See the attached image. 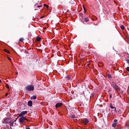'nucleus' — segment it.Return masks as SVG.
<instances>
[{"label": "nucleus", "mask_w": 129, "mask_h": 129, "mask_svg": "<svg viewBox=\"0 0 129 129\" xmlns=\"http://www.w3.org/2000/svg\"><path fill=\"white\" fill-rule=\"evenodd\" d=\"M31 98V99H37V96H32Z\"/></svg>", "instance_id": "nucleus-14"}, {"label": "nucleus", "mask_w": 129, "mask_h": 129, "mask_svg": "<svg viewBox=\"0 0 129 129\" xmlns=\"http://www.w3.org/2000/svg\"><path fill=\"white\" fill-rule=\"evenodd\" d=\"M79 15H80V17H81L83 16V14L82 13H80Z\"/></svg>", "instance_id": "nucleus-26"}, {"label": "nucleus", "mask_w": 129, "mask_h": 129, "mask_svg": "<svg viewBox=\"0 0 129 129\" xmlns=\"http://www.w3.org/2000/svg\"><path fill=\"white\" fill-rule=\"evenodd\" d=\"M44 16H42L40 17V19H43V18H44Z\"/></svg>", "instance_id": "nucleus-37"}, {"label": "nucleus", "mask_w": 129, "mask_h": 129, "mask_svg": "<svg viewBox=\"0 0 129 129\" xmlns=\"http://www.w3.org/2000/svg\"><path fill=\"white\" fill-rule=\"evenodd\" d=\"M126 61H127V63L128 64H129V59H127Z\"/></svg>", "instance_id": "nucleus-34"}, {"label": "nucleus", "mask_w": 129, "mask_h": 129, "mask_svg": "<svg viewBox=\"0 0 129 129\" xmlns=\"http://www.w3.org/2000/svg\"><path fill=\"white\" fill-rule=\"evenodd\" d=\"M84 22L85 23H87L88 22H89V19H88V18H85L84 19Z\"/></svg>", "instance_id": "nucleus-10"}, {"label": "nucleus", "mask_w": 129, "mask_h": 129, "mask_svg": "<svg viewBox=\"0 0 129 129\" xmlns=\"http://www.w3.org/2000/svg\"><path fill=\"white\" fill-rule=\"evenodd\" d=\"M27 112H28V111H24L21 112V113H27Z\"/></svg>", "instance_id": "nucleus-23"}, {"label": "nucleus", "mask_w": 129, "mask_h": 129, "mask_svg": "<svg viewBox=\"0 0 129 129\" xmlns=\"http://www.w3.org/2000/svg\"><path fill=\"white\" fill-rule=\"evenodd\" d=\"M111 85L113 89L116 90V91H118V90H120V88H119V86H118V85H117L115 82H112Z\"/></svg>", "instance_id": "nucleus-2"}, {"label": "nucleus", "mask_w": 129, "mask_h": 129, "mask_svg": "<svg viewBox=\"0 0 129 129\" xmlns=\"http://www.w3.org/2000/svg\"><path fill=\"white\" fill-rule=\"evenodd\" d=\"M37 4H35V6H36Z\"/></svg>", "instance_id": "nucleus-43"}, {"label": "nucleus", "mask_w": 129, "mask_h": 129, "mask_svg": "<svg viewBox=\"0 0 129 129\" xmlns=\"http://www.w3.org/2000/svg\"><path fill=\"white\" fill-rule=\"evenodd\" d=\"M81 122L82 123H84V124H87L89 122V120L87 118H85L84 120H81Z\"/></svg>", "instance_id": "nucleus-5"}, {"label": "nucleus", "mask_w": 129, "mask_h": 129, "mask_svg": "<svg viewBox=\"0 0 129 129\" xmlns=\"http://www.w3.org/2000/svg\"><path fill=\"white\" fill-rule=\"evenodd\" d=\"M81 55H83V56H85V55L83 54V53L82 52L81 53Z\"/></svg>", "instance_id": "nucleus-35"}, {"label": "nucleus", "mask_w": 129, "mask_h": 129, "mask_svg": "<svg viewBox=\"0 0 129 129\" xmlns=\"http://www.w3.org/2000/svg\"><path fill=\"white\" fill-rule=\"evenodd\" d=\"M25 113L20 114L19 116L20 117L19 118V121L20 123H23L24 122V120H28L24 115H25Z\"/></svg>", "instance_id": "nucleus-1"}, {"label": "nucleus", "mask_w": 129, "mask_h": 129, "mask_svg": "<svg viewBox=\"0 0 129 129\" xmlns=\"http://www.w3.org/2000/svg\"><path fill=\"white\" fill-rule=\"evenodd\" d=\"M114 123H116V122H117V119H114Z\"/></svg>", "instance_id": "nucleus-25"}, {"label": "nucleus", "mask_w": 129, "mask_h": 129, "mask_svg": "<svg viewBox=\"0 0 129 129\" xmlns=\"http://www.w3.org/2000/svg\"><path fill=\"white\" fill-rule=\"evenodd\" d=\"M36 41H37L38 42H40V41H41V38H40V37L37 36L36 38Z\"/></svg>", "instance_id": "nucleus-12"}, {"label": "nucleus", "mask_w": 129, "mask_h": 129, "mask_svg": "<svg viewBox=\"0 0 129 129\" xmlns=\"http://www.w3.org/2000/svg\"><path fill=\"white\" fill-rule=\"evenodd\" d=\"M109 97H110V99L112 98V95L110 94L109 95Z\"/></svg>", "instance_id": "nucleus-28"}, {"label": "nucleus", "mask_w": 129, "mask_h": 129, "mask_svg": "<svg viewBox=\"0 0 129 129\" xmlns=\"http://www.w3.org/2000/svg\"><path fill=\"white\" fill-rule=\"evenodd\" d=\"M26 129H30V127H29V126H26Z\"/></svg>", "instance_id": "nucleus-33"}, {"label": "nucleus", "mask_w": 129, "mask_h": 129, "mask_svg": "<svg viewBox=\"0 0 129 129\" xmlns=\"http://www.w3.org/2000/svg\"><path fill=\"white\" fill-rule=\"evenodd\" d=\"M116 124H117V123H113L112 124V126H113V127H115V126H116Z\"/></svg>", "instance_id": "nucleus-16"}, {"label": "nucleus", "mask_w": 129, "mask_h": 129, "mask_svg": "<svg viewBox=\"0 0 129 129\" xmlns=\"http://www.w3.org/2000/svg\"><path fill=\"white\" fill-rule=\"evenodd\" d=\"M10 125H11V126H13V125H14V122H10Z\"/></svg>", "instance_id": "nucleus-24"}, {"label": "nucleus", "mask_w": 129, "mask_h": 129, "mask_svg": "<svg viewBox=\"0 0 129 129\" xmlns=\"http://www.w3.org/2000/svg\"><path fill=\"white\" fill-rule=\"evenodd\" d=\"M62 103H58L55 105V107L56 108H58V107H60V106H62Z\"/></svg>", "instance_id": "nucleus-7"}, {"label": "nucleus", "mask_w": 129, "mask_h": 129, "mask_svg": "<svg viewBox=\"0 0 129 129\" xmlns=\"http://www.w3.org/2000/svg\"><path fill=\"white\" fill-rule=\"evenodd\" d=\"M26 90H28V91H33L35 88H34V86L29 85L26 87Z\"/></svg>", "instance_id": "nucleus-4"}, {"label": "nucleus", "mask_w": 129, "mask_h": 129, "mask_svg": "<svg viewBox=\"0 0 129 129\" xmlns=\"http://www.w3.org/2000/svg\"><path fill=\"white\" fill-rule=\"evenodd\" d=\"M44 6L46 8H47V9L49 8V5H48L47 4H44Z\"/></svg>", "instance_id": "nucleus-18"}, {"label": "nucleus", "mask_w": 129, "mask_h": 129, "mask_svg": "<svg viewBox=\"0 0 129 129\" xmlns=\"http://www.w3.org/2000/svg\"><path fill=\"white\" fill-rule=\"evenodd\" d=\"M67 117H71V118H78L80 116L77 115L73 114L72 113H67L66 114Z\"/></svg>", "instance_id": "nucleus-3"}, {"label": "nucleus", "mask_w": 129, "mask_h": 129, "mask_svg": "<svg viewBox=\"0 0 129 129\" xmlns=\"http://www.w3.org/2000/svg\"><path fill=\"white\" fill-rule=\"evenodd\" d=\"M110 107L111 109H114V110H116V108L115 107H113L111 104H110Z\"/></svg>", "instance_id": "nucleus-9"}, {"label": "nucleus", "mask_w": 129, "mask_h": 129, "mask_svg": "<svg viewBox=\"0 0 129 129\" xmlns=\"http://www.w3.org/2000/svg\"><path fill=\"white\" fill-rule=\"evenodd\" d=\"M128 125L126 123H125V127H126V126H128Z\"/></svg>", "instance_id": "nucleus-31"}, {"label": "nucleus", "mask_w": 129, "mask_h": 129, "mask_svg": "<svg viewBox=\"0 0 129 129\" xmlns=\"http://www.w3.org/2000/svg\"><path fill=\"white\" fill-rule=\"evenodd\" d=\"M28 106H32L33 105V102L30 100L28 102Z\"/></svg>", "instance_id": "nucleus-8"}, {"label": "nucleus", "mask_w": 129, "mask_h": 129, "mask_svg": "<svg viewBox=\"0 0 129 129\" xmlns=\"http://www.w3.org/2000/svg\"><path fill=\"white\" fill-rule=\"evenodd\" d=\"M107 76L108 78H112L111 75L110 74H108Z\"/></svg>", "instance_id": "nucleus-20"}, {"label": "nucleus", "mask_w": 129, "mask_h": 129, "mask_svg": "<svg viewBox=\"0 0 129 129\" xmlns=\"http://www.w3.org/2000/svg\"><path fill=\"white\" fill-rule=\"evenodd\" d=\"M42 7H43V6L40 5V6H38L37 7V8H42Z\"/></svg>", "instance_id": "nucleus-32"}, {"label": "nucleus", "mask_w": 129, "mask_h": 129, "mask_svg": "<svg viewBox=\"0 0 129 129\" xmlns=\"http://www.w3.org/2000/svg\"><path fill=\"white\" fill-rule=\"evenodd\" d=\"M8 59L9 60H10L11 61V60H12V58H11V57H10V56H8Z\"/></svg>", "instance_id": "nucleus-29"}, {"label": "nucleus", "mask_w": 129, "mask_h": 129, "mask_svg": "<svg viewBox=\"0 0 129 129\" xmlns=\"http://www.w3.org/2000/svg\"><path fill=\"white\" fill-rule=\"evenodd\" d=\"M18 74H19V73H17V75H18Z\"/></svg>", "instance_id": "nucleus-39"}, {"label": "nucleus", "mask_w": 129, "mask_h": 129, "mask_svg": "<svg viewBox=\"0 0 129 129\" xmlns=\"http://www.w3.org/2000/svg\"><path fill=\"white\" fill-rule=\"evenodd\" d=\"M67 79L68 80H72V78L69 75L67 76Z\"/></svg>", "instance_id": "nucleus-11"}, {"label": "nucleus", "mask_w": 129, "mask_h": 129, "mask_svg": "<svg viewBox=\"0 0 129 129\" xmlns=\"http://www.w3.org/2000/svg\"><path fill=\"white\" fill-rule=\"evenodd\" d=\"M18 118H19V117H17V119H18Z\"/></svg>", "instance_id": "nucleus-41"}, {"label": "nucleus", "mask_w": 129, "mask_h": 129, "mask_svg": "<svg viewBox=\"0 0 129 129\" xmlns=\"http://www.w3.org/2000/svg\"><path fill=\"white\" fill-rule=\"evenodd\" d=\"M84 47L85 48L89 47V44L88 43H87L85 45Z\"/></svg>", "instance_id": "nucleus-15"}, {"label": "nucleus", "mask_w": 129, "mask_h": 129, "mask_svg": "<svg viewBox=\"0 0 129 129\" xmlns=\"http://www.w3.org/2000/svg\"><path fill=\"white\" fill-rule=\"evenodd\" d=\"M83 9H84V12H85V13H86V9L85 7H84V5H83Z\"/></svg>", "instance_id": "nucleus-21"}, {"label": "nucleus", "mask_w": 129, "mask_h": 129, "mask_svg": "<svg viewBox=\"0 0 129 129\" xmlns=\"http://www.w3.org/2000/svg\"><path fill=\"white\" fill-rule=\"evenodd\" d=\"M8 95H9V94H8V93H7L6 94V96H8Z\"/></svg>", "instance_id": "nucleus-36"}, {"label": "nucleus", "mask_w": 129, "mask_h": 129, "mask_svg": "<svg viewBox=\"0 0 129 129\" xmlns=\"http://www.w3.org/2000/svg\"><path fill=\"white\" fill-rule=\"evenodd\" d=\"M6 87L8 89H10V87L9 86V85L8 84H6Z\"/></svg>", "instance_id": "nucleus-22"}, {"label": "nucleus", "mask_w": 129, "mask_h": 129, "mask_svg": "<svg viewBox=\"0 0 129 129\" xmlns=\"http://www.w3.org/2000/svg\"><path fill=\"white\" fill-rule=\"evenodd\" d=\"M24 41H25V39H24V38H20L19 42H24Z\"/></svg>", "instance_id": "nucleus-13"}, {"label": "nucleus", "mask_w": 129, "mask_h": 129, "mask_svg": "<svg viewBox=\"0 0 129 129\" xmlns=\"http://www.w3.org/2000/svg\"><path fill=\"white\" fill-rule=\"evenodd\" d=\"M10 121H11L10 118H6L3 121V123H9Z\"/></svg>", "instance_id": "nucleus-6"}, {"label": "nucleus", "mask_w": 129, "mask_h": 129, "mask_svg": "<svg viewBox=\"0 0 129 129\" xmlns=\"http://www.w3.org/2000/svg\"><path fill=\"white\" fill-rule=\"evenodd\" d=\"M0 82L1 83H2V80L0 79Z\"/></svg>", "instance_id": "nucleus-38"}, {"label": "nucleus", "mask_w": 129, "mask_h": 129, "mask_svg": "<svg viewBox=\"0 0 129 129\" xmlns=\"http://www.w3.org/2000/svg\"><path fill=\"white\" fill-rule=\"evenodd\" d=\"M126 70H127V71H128L129 72V67H128L126 68Z\"/></svg>", "instance_id": "nucleus-30"}, {"label": "nucleus", "mask_w": 129, "mask_h": 129, "mask_svg": "<svg viewBox=\"0 0 129 129\" xmlns=\"http://www.w3.org/2000/svg\"><path fill=\"white\" fill-rule=\"evenodd\" d=\"M16 120H17V119H16L14 121H16Z\"/></svg>", "instance_id": "nucleus-40"}, {"label": "nucleus", "mask_w": 129, "mask_h": 129, "mask_svg": "<svg viewBox=\"0 0 129 129\" xmlns=\"http://www.w3.org/2000/svg\"><path fill=\"white\" fill-rule=\"evenodd\" d=\"M88 65H89V64H88V65H87V66H88Z\"/></svg>", "instance_id": "nucleus-42"}, {"label": "nucleus", "mask_w": 129, "mask_h": 129, "mask_svg": "<svg viewBox=\"0 0 129 129\" xmlns=\"http://www.w3.org/2000/svg\"><path fill=\"white\" fill-rule=\"evenodd\" d=\"M120 29H121V30H124V26L123 25H121L120 26Z\"/></svg>", "instance_id": "nucleus-19"}, {"label": "nucleus", "mask_w": 129, "mask_h": 129, "mask_svg": "<svg viewBox=\"0 0 129 129\" xmlns=\"http://www.w3.org/2000/svg\"><path fill=\"white\" fill-rule=\"evenodd\" d=\"M5 52H6V53H10V51H9V50L7 49H4Z\"/></svg>", "instance_id": "nucleus-17"}, {"label": "nucleus", "mask_w": 129, "mask_h": 129, "mask_svg": "<svg viewBox=\"0 0 129 129\" xmlns=\"http://www.w3.org/2000/svg\"><path fill=\"white\" fill-rule=\"evenodd\" d=\"M81 19H82V20H84V17L83 16V15L82 16H81Z\"/></svg>", "instance_id": "nucleus-27"}]
</instances>
